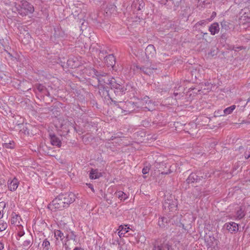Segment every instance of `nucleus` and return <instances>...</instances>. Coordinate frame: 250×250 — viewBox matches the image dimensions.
Returning a JSON list of instances; mask_svg holds the SVG:
<instances>
[{
    "label": "nucleus",
    "mask_w": 250,
    "mask_h": 250,
    "mask_svg": "<svg viewBox=\"0 0 250 250\" xmlns=\"http://www.w3.org/2000/svg\"><path fill=\"white\" fill-rule=\"evenodd\" d=\"M15 7L18 14L22 17L32 14L34 11V6L24 0H21L20 3H15Z\"/></svg>",
    "instance_id": "nucleus-1"
},
{
    "label": "nucleus",
    "mask_w": 250,
    "mask_h": 250,
    "mask_svg": "<svg viewBox=\"0 0 250 250\" xmlns=\"http://www.w3.org/2000/svg\"><path fill=\"white\" fill-rule=\"evenodd\" d=\"M108 83L110 85L111 89L114 90L115 94L119 96L125 94L127 90H129V88H132L130 85L126 84L125 86L123 84H121L114 78L108 80Z\"/></svg>",
    "instance_id": "nucleus-2"
},
{
    "label": "nucleus",
    "mask_w": 250,
    "mask_h": 250,
    "mask_svg": "<svg viewBox=\"0 0 250 250\" xmlns=\"http://www.w3.org/2000/svg\"><path fill=\"white\" fill-rule=\"evenodd\" d=\"M163 207L166 210L173 211L176 210L177 208V201L171 196L167 197L163 203Z\"/></svg>",
    "instance_id": "nucleus-3"
},
{
    "label": "nucleus",
    "mask_w": 250,
    "mask_h": 250,
    "mask_svg": "<svg viewBox=\"0 0 250 250\" xmlns=\"http://www.w3.org/2000/svg\"><path fill=\"white\" fill-rule=\"evenodd\" d=\"M59 196L61 200L64 203L65 208L68 207L70 204L73 203L75 200V195L72 192L60 194Z\"/></svg>",
    "instance_id": "nucleus-4"
},
{
    "label": "nucleus",
    "mask_w": 250,
    "mask_h": 250,
    "mask_svg": "<svg viewBox=\"0 0 250 250\" xmlns=\"http://www.w3.org/2000/svg\"><path fill=\"white\" fill-rule=\"evenodd\" d=\"M64 208H65L64 204L62 200H61V198L59 196L55 198L48 205V208L51 210L54 209L62 210Z\"/></svg>",
    "instance_id": "nucleus-5"
},
{
    "label": "nucleus",
    "mask_w": 250,
    "mask_h": 250,
    "mask_svg": "<svg viewBox=\"0 0 250 250\" xmlns=\"http://www.w3.org/2000/svg\"><path fill=\"white\" fill-rule=\"evenodd\" d=\"M208 178V176L206 175L204 177L203 176H200L199 173L197 174V173H191L188 178L186 180V182L187 184H192L193 183H197L202 180L203 179Z\"/></svg>",
    "instance_id": "nucleus-6"
},
{
    "label": "nucleus",
    "mask_w": 250,
    "mask_h": 250,
    "mask_svg": "<svg viewBox=\"0 0 250 250\" xmlns=\"http://www.w3.org/2000/svg\"><path fill=\"white\" fill-rule=\"evenodd\" d=\"M125 104H123V110L121 112L122 114L127 115L135 110V105L134 102L126 101L125 102Z\"/></svg>",
    "instance_id": "nucleus-7"
},
{
    "label": "nucleus",
    "mask_w": 250,
    "mask_h": 250,
    "mask_svg": "<svg viewBox=\"0 0 250 250\" xmlns=\"http://www.w3.org/2000/svg\"><path fill=\"white\" fill-rule=\"evenodd\" d=\"M223 229L227 230L231 233H235L239 230L238 224L234 222L226 223L223 226Z\"/></svg>",
    "instance_id": "nucleus-8"
},
{
    "label": "nucleus",
    "mask_w": 250,
    "mask_h": 250,
    "mask_svg": "<svg viewBox=\"0 0 250 250\" xmlns=\"http://www.w3.org/2000/svg\"><path fill=\"white\" fill-rule=\"evenodd\" d=\"M145 54L148 59L154 56L156 54V50L154 45L149 44L145 49Z\"/></svg>",
    "instance_id": "nucleus-9"
},
{
    "label": "nucleus",
    "mask_w": 250,
    "mask_h": 250,
    "mask_svg": "<svg viewBox=\"0 0 250 250\" xmlns=\"http://www.w3.org/2000/svg\"><path fill=\"white\" fill-rule=\"evenodd\" d=\"M153 250H172V248L168 244L155 243L154 245Z\"/></svg>",
    "instance_id": "nucleus-10"
},
{
    "label": "nucleus",
    "mask_w": 250,
    "mask_h": 250,
    "mask_svg": "<svg viewBox=\"0 0 250 250\" xmlns=\"http://www.w3.org/2000/svg\"><path fill=\"white\" fill-rule=\"evenodd\" d=\"M19 181L18 180L14 178L12 180H8V188L10 191H15L17 189L19 186Z\"/></svg>",
    "instance_id": "nucleus-11"
},
{
    "label": "nucleus",
    "mask_w": 250,
    "mask_h": 250,
    "mask_svg": "<svg viewBox=\"0 0 250 250\" xmlns=\"http://www.w3.org/2000/svg\"><path fill=\"white\" fill-rule=\"evenodd\" d=\"M104 62L108 66L113 67L115 64V58L113 54H110L104 58Z\"/></svg>",
    "instance_id": "nucleus-12"
},
{
    "label": "nucleus",
    "mask_w": 250,
    "mask_h": 250,
    "mask_svg": "<svg viewBox=\"0 0 250 250\" xmlns=\"http://www.w3.org/2000/svg\"><path fill=\"white\" fill-rule=\"evenodd\" d=\"M219 24L217 22L213 23L209 27V31L212 35L218 33L219 31Z\"/></svg>",
    "instance_id": "nucleus-13"
},
{
    "label": "nucleus",
    "mask_w": 250,
    "mask_h": 250,
    "mask_svg": "<svg viewBox=\"0 0 250 250\" xmlns=\"http://www.w3.org/2000/svg\"><path fill=\"white\" fill-rule=\"evenodd\" d=\"M102 176V174L98 169H92L89 173V178L91 179H96Z\"/></svg>",
    "instance_id": "nucleus-14"
},
{
    "label": "nucleus",
    "mask_w": 250,
    "mask_h": 250,
    "mask_svg": "<svg viewBox=\"0 0 250 250\" xmlns=\"http://www.w3.org/2000/svg\"><path fill=\"white\" fill-rule=\"evenodd\" d=\"M169 220L166 217H162L159 219L158 224L162 228L167 227L169 224Z\"/></svg>",
    "instance_id": "nucleus-15"
},
{
    "label": "nucleus",
    "mask_w": 250,
    "mask_h": 250,
    "mask_svg": "<svg viewBox=\"0 0 250 250\" xmlns=\"http://www.w3.org/2000/svg\"><path fill=\"white\" fill-rule=\"evenodd\" d=\"M50 141L52 145L56 146L58 147H60L61 146V141L56 136L54 135H50Z\"/></svg>",
    "instance_id": "nucleus-16"
},
{
    "label": "nucleus",
    "mask_w": 250,
    "mask_h": 250,
    "mask_svg": "<svg viewBox=\"0 0 250 250\" xmlns=\"http://www.w3.org/2000/svg\"><path fill=\"white\" fill-rule=\"evenodd\" d=\"M244 208L243 207H240L236 211L235 217L236 219L240 220L244 217L245 213L244 212Z\"/></svg>",
    "instance_id": "nucleus-17"
},
{
    "label": "nucleus",
    "mask_w": 250,
    "mask_h": 250,
    "mask_svg": "<svg viewBox=\"0 0 250 250\" xmlns=\"http://www.w3.org/2000/svg\"><path fill=\"white\" fill-rule=\"evenodd\" d=\"M236 106L235 105H232L230 106H229L226 108H225L223 111V114H221V116H226L227 115H229L231 114L233 111L235 109Z\"/></svg>",
    "instance_id": "nucleus-18"
},
{
    "label": "nucleus",
    "mask_w": 250,
    "mask_h": 250,
    "mask_svg": "<svg viewBox=\"0 0 250 250\" xmlns=\"http://www.w3.org/2000/svg\"><path fill=\"white\" fill-rule=\"evenodd\" d=\"M136 68H137V69H140L141 70L143 71V72L145 74H146V75H150L152 73H153V70L155 69V68L153 67H152V68H148V67H140L138 66H137Z\"/></svg>",
    "instance_id": "nucleus-19"
},
{
    "label": "nucleus",
    "mask_w": 250,
    "mask_h": 250,
    "mask_svg": "<svg viewBox=\"0 0 250 250\" xmlns=\"http://www.w3.org/2000/svg\"><path fill=\"white\" fill-rule=\"evenodd\" d=\"M239 150H244V148L243 146H240L239 147ZM245 151L244 152V156L246 159H248L250 158V146H247V147L245 149Z\"/></svg>",
    "instance_id": "nucleus-20"
},
{
    "label": "nucleus",
    "mask_w": 250,
    "mask_h": 250,
    "mask_svg": "<svg viewBox=\"0 0 250 250\" xmlns=\"http://www.w3.org/2000/svg\"><path fill=\"white\" fill-rule=\"evenodd\" d=\"M20 216L17 214H15V216H13L11 219V223L16 226H21L20 222Z\"/></svg>",
    "instance_id": "nucleus-21"
},
{
    "label": "nucleus",
    "mask_w": 250,
    "mask_h": 250,
    "mask_svg": "<svg viewBox=\"0 0 250 250\" xmlns=\"http://www.w3.org/2000/svg\"><path fill=\"white\" fill-rule=\"evenodd\" d=\"M111 102L115 106L122 109L123 110V104H125V102L120 101L117 102L113 99H111Z\"/></svg>",
    "instance_id": "nucleus-22"
},
{
    "label": "nucleus",
    "mask_w": 250,
    "mask_h": 250,
    "mask_svg": "<svg viewBox=\"0 0 250 250\" xmlns=\"http://www.w3.org/2000/svg\"><path fill=\"white\" fill-rule=\"evenodd\" d=\"M115 195L116 197H118L121 200H125L127 198L126 194L122 191H119L115 192Z\"/></svg>",
    "instance_id": "nucleus-23"
},
{
    "label": "nucleus",
    "mask_w": 250,
    "mask_h": 250,
    "mask_svg": "<svg viewBox=\"0 0 250 250\" xmlns=\"http://www.w3.org/2000/svg\"><path fill=\"white\" fill-rule=\"evenodd\" d=\"M54 235L57 239L60 238L61 240H62L64 238V234L60 230H55Z\"/></svg>",
    "instance_id": "nucleus-24"
},
{
    "label": "nucleus",
    "mask_w": 250,
    "mask_h": 250,
    "mask_svg": "<svg viewBox=\"0 0 250 250\" xmlns=\"http://www.w3.org/2000/svg\"><path fill=\"white\" fill-rule=\"evenodd\" d=\"M222 31H226L229 29V23L226 21H223L221 22Z\"/></svg>",
    "instance_id": "nucleus-25"
},
{
    "label": "nucleus",
    "mask_w": 250,
    "mask_h": 250,
    "mask_svg": "<svg viewBox=\"0 0 250 250\" xmlns=\"http://www.w3.org/2000/svg\"><path fill=\"white\" fill-rule=\"evenodd\" d=\"M50 242L47 239H45L43 240L42 244V247H43L44 250H49L50 249Z\"/></svg>",
    "instance_id": "nucleus-26"
},
{
    "label": "nucleus",
    "mask_w": 250,
    "mask_h": 250,
    "mask_svg": "<svg viewBox=\"0 0 250 250\" xmlns=\"http://www.w3.org/2000/svg\"><path fill=\"white\" fill-rule=\"evenodd\" d=\"M154 105V103L150 100L147 102V104H145V107L147 108L148 110H151L153 109Z\"/></svg>",
    "instance_id": "nucleus-27"
},
{
    "label": "nucleus",
    "mask_w": 250,
    "mask_h": 250,
    "mask_svg": "<svg viewBox=\"0 0 250 250\" xmlns=\"http://www.w3.org/2000/svg\"><path fill=\"white\" fill-rule=\"evenodd\" d=\"M33 242V239L30 237L29 239L25 240L23 243V246L28 247L31 246Z\"/></svg>",
    "instance_id": "nucleus-28"
},
{
    "label": "nucleus",
    "mask_w": 250,
    "mask_h": 250,
    "mask_svg": "<svg viewBox=\"0 0 250 250\" xmlns=\"http://www.w3.org/2000/svg\"><path fill=\"white\" fill-rule=\"evenodd\" d=\"M67 63L69 66H70L72 67H76L78 65V63H76L75 61H74L72 58H70L68 60Z\"/></svg>",
    "instance_id": "nucleus-29"
},
{
    "label": "nucleus",
    "mask_w": 250,
    "mask_h": 250,
    "mask_svg": "<svg viewBox=\"0 0 250 250\" xmlns=\"http://www.w3.org/2000/svg\"><path fill=\"white\" fill-rule=\"evenodd\" d=\"M7 228V224L2 220H0V231H3Z\"/></svg>",
    "instance_id": "nucleus-30"
},
{
    "label": "nucleus",
    "mask_w": 250,
    "mask_h": 250,
    "mask_svg": "<svg viewBox=\"0 0 250 250\" xmlns=\"http://www.w3.org/2000/svg\"><path fill=\"white\" fill-rule=\"evenodd\" d=\"M129 229V228L127 227L126 225H125L124 226L121 225L119 227L118 230L122 231L125 234L126 232H127L128 231Z\"/></svg>",
    "instance_id": "nucleus-31"
},
{
    "label": "nucleus",
    "mask_w": 250,
    "mask_h": 250,
    "mask_svg": "<svg viewBox=\"0 0 250 250\" xmlns=\"http://www.w3.org/2000/svg\"><path fill=\"white\" fill-rule=\"evenodd\" d=\"M5 207V204L3 202L0 203V219L2 218L3 213V208H4Z\"/></svg>",
    "instance_id": "nucleus-32"
},
{
    "label": "nucleus",
    "mask_w": 250,
    "mask_h": 250,
    "mask_svg": "<svg viewBox=\"0 0 250 250\" xmlns=\"http://www.w3.org/2000/svg\"><path fill=\"white\" fill-rule=\"evenodd\" d=\"M37 89L40 92H43L46 90L45 87L42 84H39L37 85Z\"/></svg>",
    "instance_id": "nucleus-33"
},
{
    "label": "nucleus",
    "mask_w": 250,
    "mask_h": 250,
    "mask_svg": "<svg viewBox=\"0 0 250 250\" xmlns=\"http://www.w3.org/2000/svg\"><path fill=\"white\" fill-rule=\"evenodd\" d=\"M138 2L139 3V6L137 7V9L138 10H140L144 8L145 4L143 0H138Z\"/></svg>",
    "instance_id": "nucleus-34"
},
{
    "label": "nucleus",
    "mask_w": 250,
    "mask_h": 250,
    "mask_svg": "<svg viewBox=\"0 0 250 250\" xmlns=\"http://www.w3.org/2000/svg\"><path fill=\"white\" fill-rule=\"evenodd\" d=\"M207 23V21L206 20H202L199 21H198L196 24L199 25H205Z\"/></svg>",
    "instance_id": "nucleus-35"
},
{
    "label": "nucleus",
    "mask_w": 250,
    "mask_h": 250,
    "mask_svg": "<svg viewBox=\"0 0 250 250\" xmlns=\"http://www.w3.org/2000/svg\"><path fill=\"white\" fill-rule=\"evenodd\" d=\"M149 170V168L147 167H145L142 169V173L144 174H147L148 173Z\"/></svg>",
    "instance_id": "nucleus-36"
},
{
    "label": "nucleus",
    "mask_w": 250,
    "mask_h": 250,
    "mask_svg": "<svg viewBox=\"0 0 250 250\" xmlns=\"http://www.w3.org/2000/svg\"><path fill=\"white\" fill-rule=\"evenodd\" d=\"M149 98L147 96H145L142 99V101L144 103L147 104V102L149 101Z\"/></svg>",
    "instance_id": "nucleus-37"
},
{
    "label": "nucleus",
    "mask_w": 250,
    "mask_h": 250,
    "mask_svg": "<svg viewBox=\"0 0 250 250\" xmlns=\"http://www.w3.org/2000/svg\"><path fill=\"white\" fill-rule=\"evenodd\" d=\"M199 173V175H200V176H204V177L206 175H207L208 176V177H210V175H208V174H207V173H205V174L204 173L202 172V171H201L198 172V173H197V174H198Z\"/></svg>",
    "instance_id": "nucleus-38"
},
{
    "label": "nucleus",
    "mask_w": 250,
    "mask_h": 250,
    "mask_svg": "<svg viewBox=\"0 0 250 250\" xmlns=\"http://www.w3.org/2000/svg\"><path fill=\"white\" fill-rule=\"evenodd\" d=\"M4 146H5V147L7 148H11L12 147L11 144H5Z\"/></svg>",
    "instance_id": "nucleus-39"
},
{
    "label": "nucleus",
    "mask_w": 250,
    "mask_h": 250,
    "mask_svg": "<svg viewBox=\"0 0 250 250\" xmlns=\"http://www.w3.org/2000/svg\"><path fill=\"white\" fill-rule=\"evenodd\" d=\"M171 172V171L169 169H168L167 171V172L162 171L161 174H168L170 173Z\"/></svg>",
    "instance_id": "nucleus-40"
},
{
    "label": "nucleus",
    "mask_w": 250,
    "mask_h": 250,
    "mask_svg": "<svg viewBox=\"0 0 250 250\" xmlns=\"http://www.w3.org/2000/svg\"><path fill=\"white\" fill-rule=\"evenodd\" d=\"M159 1L163 4H166L167 2L168 1V0H158Z\"/></svg>",
    "instance_id": "nucleus-41"
},
{
    "label": "nucleus",
    "mask_w": 250,
    "mask_h": 250,
    "mask_svg": "<svg viewBox=\"0 0 250 250\" xmlns=\"http://www.w3.org/2000/svg\"><path fill=\"white\" fill-rule=\"evenodd\" d=\"M24 234V232L23 231H20L18 232V235L19 237H21Z\"/></svg>",
    "instance_id": "nucleus-42"
},
{
    "label": "nucleus",
    "mask_w": 250,
    "mask_h": 250,
    "mask_svg": "<svg viewBox=\"0 0 250 250\" xmlns=\"http://www.w3.org/2000/svg\"><path fill=\"white\" fill-rule=\"evenodd\" d=\"M119 231H118V235L119 236L121 237L122 236H124V235H125V233H123V232H122V231L120 230H118Z\"/></svg>",
    "instance_id": "nucleus-43"
},
{
    "label": "nucleus",
    "mask_w": 250,
    "mask_h": 250,
    "mask_svg": "<svg viewBox=\"0 0 250 250\" xmlns=\"http://www.w3.org/2000/svg\"><path fill=\"white\" fill-rule=\"evenodd\" d=\"M215 113L216 114V116H221V114H223V112H222L221 110H219L217 112H215Z\"/></svg>",
    "instance_id": "nucleus-44"
},
{
    "label": "nucleus",
    "mask_w": 250,
    "mask_h": 250,
    "mask_svg": "<svg viewBox=\"0 0 250 250\" xmlns=\"http://www.w3.org/2000/svg\"><path fill=\"white\" fill-rule=\"evenodd\" d=\"M174 0H170V1H172V2L174 3V5H175V6H178V5H179V1H177L176 2V3H174Z\"/></svg>",
    "instance_id": "nucleus-45"
},
{
    "label": "nucleus",
    "mask_w": 250,
    "mask_h": 250,
    "mask_svg": "<svg viewBox=\"0 0 250 250\" xmlns=\"http://www.w3.org/2000/svg\"><path fill=\"white\" fill-rule=\"evenodd\" d=\"M89 187L91 188V189L92 190V191L93 192L95 191L94 189L93 186L91 184H89Z\"/></svg>",
    "instance_id": "nucleus-46"
},
{
    "label": "nucleus",
    "mask_w": 250,
    "mask_h": 250,
    "mask_svg": "<svg viewBox=\"0 0 250 250\" xmlns=\"http://www.w3.org/2000/svg\"><path fill=\"white\" fill-rule=\"evenodd\" d=\"M73 250H84L82 248L76 247L74 248V249Z\"/></svg>",
    "instance_id": "nucleus-47"
},
{
    "label": "nucleus",
    "mask_w": 250,
    "mask_h": 250,
    "mask_svg": "<svg viewBox=\"0 0 250 250\" xmlns=\"http://www.w3.org/2000/svg\"><path fill=\"white\" fill-rule=\"evenodd\" d=\"M4 248L3 245L0 242V250L3 249Z\"/></svg>",
    "instance_id": "nucleus-48"
},
{
    "label": "nucleus",
    "mask_w": 250,
    "mask_h": 250,
    "mask_svg": "<svg viewBox=\"0 0 250 250\" xmlns=\"http://www.w3.org/2000/svg\"><path fill=\"white\" fill-rule=\"evenodd\" d=\"M210 85V83L208 82H207L205 83V85L206 86H209Z\"/></svg>",
    "instance_id": "nucleus-49"
},
{
    "label": "nucleus",
    "mask_w": 250,
    "mask_h": 250,
    "mask_svg": "<svg viewBox=\"0 0 250 250\" xmlns=\"http://www.w3.org/2000/svg\"><path fill=\"white\" fill-rule=\"evenodd\" d=\"M160 165V164H159L158 163L156 162V164H155V167H157V168H160V167H158V166Z\"/></svg>",
    "instance_id": "nucleus-50"
},
{
    "label": "nucleus",
    "mask_w": 250,
    "mask_h": 250,
    "mask_svg": "<svg viewBox=\"0 0 250 250\" xmlns=\"http://www.w3.org/2000/svg\"><path fill=\"white\" fill-rule=\"evenodd\" d=\"M208 250H215L214 248H213L212 247L208 248Z\"/></svg>",
    "instance_id": "nucleus-51"
},
{
    "label": "nucleus",
    "mask_w": 250,
    "mask_h": 250,
    "mask_svg": "<svg viewBox=\"0 0 250 250\" xmlns=\"http://www.w3.org/2000/svg\"><path fill=\"white\" fill-rule=\"evenodd\" d=\"M161 165H162L163 166H165V165H166V163H164V162H162Z\"/></svg>",
    "instance_id": "nucleus-52"
},
{
    "label": "nucleus",
    "mask_w": 250,
    "mask_h": 250,
    "mask_svg": "<svg viewBox=\"0 0 250 250\" xmlns=\"http://www.w3.org/2000/svg\"><path fill=\"white\" fill-rule=\"evenodd\" d=\"M102 76H105L106 75V73H104L103 74L100 75Z\"/></svg>",
    "instance_id": "nucleus-53"
},
{
    "label": "nucleus",
    "mask_w": 250,
    "mask_h": 250,
    "mask_svg": "<svg viewBox=\"0 0 250 250\" xmlns=\"http://www.w3.org/2000/svg\"><path fill=\"white\" fill-rule=\"evenodd\" d=\"M174 94L175 96H176L178 95V93H176V92H174Z\"/></svg>",
    "instance_id": "nucleus-54"
},
{
    "label": "nucleus",
    "mask_w": 250,
    "mask_h": 250,
    "mask_svg": "<svg viewBox=\"0 0 250 250\" xmlns=\"http://www.w3.org/2000/svg\"><path fill=\"white\" fill-rule=\"evenodd\" d=\"M2 41V40L0 38V44L2 43V42H1Z\"/></svg>",
    "instance_id": "nucleus-55"
},
{
    "label": "nucleus",
    "mask_w": 250,
    "mask_h": 250,
    "mask_svg": "<svg viewBox=\"0 0 250 250\" xmlns=\"http://www.w3.org/2000/svg\"><path fill=\"white\" fill-rule=\"evenodd\" d=\"M73 236H74V239H75V238L76 237V236H75V235H73Z\"/></svg>",
    "instance_id": "nucleus-56"
},
{
    "label": "nucleus",
    "mask_w": 250,
    "mask_h": 250,
    "mask_svg": "<svg viewBox=\"0 0 250 250\" xmlns=\"http://www.w3.org/2000/svg\"><path fill=\"white\" fill-rule=\"evenodd\" d=\"M96 76H97L99 77V75H98V74H96Z\"/></svg>",
    "instance_id": "nucleus-57"
}]
</instances>
